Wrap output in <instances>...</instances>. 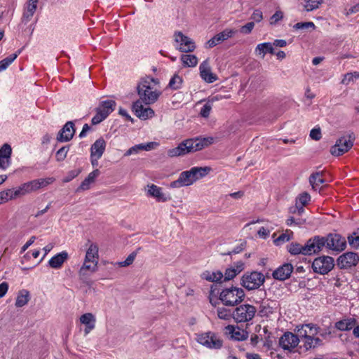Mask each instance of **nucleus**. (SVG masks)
I'll list each match as a JSON object with an SVG mask.
<instances>
[{"label":"nucleus","instance_id":"1","mask_svg":"<svg viewBox=\"0 0 359 359\" xmlns=\"http://www.w3.org/2000/svg\"><path fill=\"white\" fill-rule=\"evenodd\" d=\"M137 92L139 100L147 105L155 103L162 94L159 81L151 76H144L140 79L137 85Z\"/></svg>","mask_w":359,"mask_h":359},{"label":"nucleus","instance_id":"2","mask_svg":"<svg viewBox=\"0 0 359 359\" xmlns=\"http://www.w3.org/2000/svg\"><path fill=\"white\" fill-rule=\"evenodd\" d=\"M320 327L313 323L299 324L294 330L302 344L300 348L305 351L314 349L323 344V341L316 335Z\"/></svg>","mask_w":359,"mask_h":359},{"label":"nucleus","instance_id":"3","mask_svg":"<svg viewBox=\"0 0 359 359\" xmlns=\"http://www.w3.org/2000/svg\"><path fill=\"white\" fill-rule=\"evenodd\" d=\"M215 142L213 137H199L195 139H188L180 143L177 147L168 151L170 157L185 155L189 153L200 151Z\"/></svg>","mask_w":359,"mask_h":359},{"label":"nucleus","instance_id":"4","mask_svg":"<svg viewBox=\"0 0 359 359\" xmlns=\"http://www.w3.org/2000/svg\"><path fill=\"white\" fill-rule=\"evenodd\" d=\"M210 170L208 167H193L189 170L182 172L177 180L170 184V188L178 189L192 185L197 180L205 177Z\"/></svg>","mask_w":359,"mask_h":359},{"label":"nucleus","instance_id":"5","mask_svg":"<svg viewBox=\"0 0 359 359\" xmlns=\"http://www.w3.org/2000/svg\"><path fill=\"white\" fill-rule=\"evenodd\" d=\"M245 297V292L241 287H231L222 290L219 299L226 306H233L241 302Z\"/></svg>","mask_w":359,"mask_h":359},{"label":"nucleus","instance_id":"6","mask_svg":"<svg viewBox=\"0 0 359 359\" xmlns=\"http://www.w3.org/2000/svg\"><path fill=\"white\" fill-rule=\"evenodd\" d=\"M196 340L201 346L211 350H219L223 346L222 338L218 334L212 331L197 334Z\"/></svg>","mask_w":359,"mask_h":359},{"label":"nucleus","instance_id":"7","mask_svg":"<svg viewBox=\"0 0 359 359\" xmlns=\"http://www.w3.org/2000/svg\"><path fill=\"white\" fill-rule=\"evenodd\" d=\"M172 37L174 47L180 52L191 53L196 48L194 40L180 31H175Z\"/></svg>","mask_w":359,"mask_h":359},{"label":"nucleus","instance_id":"8","mask_svg":"<svg viewBox=\"0 0 359 359\" xmlns=\"http://www.w3.org/2000/svg\"><path fill=\"white\" fill-rule=\"evenodd\" d=\"M265 282V276L258 271L245 273L241 278V285L248 290L259 288Z\"/></svg>","mask_w":359,"mask_h":359},{"label":"nucleus","instance_id":"9","mask_svg":"<svg viewBox=\"0 0 359 359\" xmlns=\"http://www.w3.org/2000/svg\"><path fill=\"white\" fill-rule=\"evenodd\" d=\"M355 135L353 133H349L341 137L332 147L330 152L334 156H340L347 152L353 145Z\"/></svg>","mask_w":359,"mask_h":359},{"label":"nucleus","instance_id":"10","mask_svg":"<svg viewBox=\"0 0 359 359\" xmlns=\"http://www.w3.org/2000/svg\"><path fill=\"white\" fill-rule=\"evenodd\" d=\"M257 312L256 308L245 304L236 307L233 311V318L237 323H245L251 320Z\"/></svg>","mask_w":359,"mask_h":359},{"label":"nucleus","instance_id":"11","mask_svg":"<svg viewBox=\"0 0 359 359\" xmlns=\"http://www.w3.org/2000/svg\"><path fill=\"white\" fill-rule=\"evenodd\" d=\"M115 105L116 102L111 100L102 102L92 118V123L97 125L104 121L114 111Z\"/></svg>","mask_w":359,"mask_h":359},{"label":"nucleus","instance_id":"12","mask_svg":"<svg viewBox=\"0 0 359 359\" xmlns=\"http://www.w3.org/2000/svg\"><path fill=\"white\" fill-rule=\"evenodd\" d=\"M334 266V259L329 256L317 257L312 264L313 271L323 275L328 273L333 269Z\"/></svg>","mask_w":359,"mask_h":359},{"label":"nucleus","instance_id":"13","mask_svg":"<svg viewBox=\"0 0 359 359\" xmlns=\"http://www.w3.org/2000/svg\"><path fill=\"white\" fill-rule=\"evenodd\" d=\"M325 246L334 251H343L346 247L345 238L339 234H329L324 237Z\"/></svg>","mask_w":359,"mask_h":359},{"label":"nucleus","instance_id":"14","mask_svg":"<svg viewBox=\"0 0 359 359\" xmlns=\"http://www.w3.org/2000/svg\"><path fill=\"white\" fill-rule=\"evenodd\" d=\"M237 31L234 29L226 28L222 32L217 34L205 43V48H212L217 45L232 38Z\"/></svg>","mask_w":359,"mask_h":359},{"label":"nucleus","instance_id":"15","mask_svg":"<svg viewBox=\"0 0 359 359\" xmlns=\"http://www.w3.org/2000/svg\"><path fill=\"white\" fill-rule=\"evenodd\" d=\"M325 246L324 237L316 236L304 245L303 255H310L320 252Z\"/></svg>","mask_w":359,"mask_h":359},{"label":"nucleus","instance_id":"16","mask_svg":"<svg viewBox=\"0 0 359 359\" xmlns=\"http://www.w3.org/2000/svg\"><path fill=\"white\" fill-rule=\"evenodd\" d=\"M300 339L298 338L297 334L290 332H285L279 340L280 346L284 349L292 351L298 346Z\"/></svg>","mask_w":359,"mask_h":359},{"label":"nucleus","instance_id":"17","mask_svg":"<svg viewBox=\"0 0 359 359\" xmlns=\"http://www.w3.org/2000/svg\"><path fill=\"white\" fill-rule=\"evenodd\" d=\"M143 102L135 101L133 104V111L135 114L142 120L151 118L154 116V111L149 107H144Z\"/></svg>","mask_w":359,"mask_h":359},{"label":"nucleus","instance_id":"18","mask_svg":"<svg viewBox=\"0 0 359 359\" xmlns=\"http://www.w3.org/2000/svg\"><path fill=\"white\" fill-rule=\"evenodd\" d=\"M359 262V255L355 252H346L337 259V265L341 269H348L355 266Z\"/></svg>","mask_w":359,"mask_h":359},{"label":"nucleus","instance_id":"19","mask_svg":"<svg viewBox=\"0 0 359 359\" xmlns=\"http://www.w3.org/2000/svg\"><path fill=\"white\" fill-rule=\"evenodd\" d=\"M147 194L156 199L158 202H166L170 200V194L164 193L163 189L154 184H148L146 188Z\"/></svg>","mask_w":359,"mask_h":359},{"label":"nucleus","instance_id":"20","mask_svg":"<svg viewBox=\"0 0 359 359\" xmlns=\"http://www.w3.org/2000/svg\"><path fill=\"white\" fill-rule=\"evenodd\" d=\"M200 76L207 83L215 82L217 77L211 71L209 59L204 60L199 66Z\"/></svg>","mask_w":359,"mask_h":359},{"label":"nucleus","instance_id":"21","mask_svg":"<svg viewBox=\"0 0 359 359\" xmlns=\"http://www.w3.org/2000/svg\"><path fill=\"white\" fill-rule=\"evenodd\" d=\"M225 332L231 339L236 341H245L248 337V332L247 331L234 325H227L225 327Z\"/></svg>","mask_w":359,"mask_h":359},{"label":"nucleus","instance_id":"22","mask_svg":"<svg viewBox=\"0 0 359 359\" xmlns=\"http://www.w3.org/2000/svg\"><path fill=\"white\" fill-rule=\"evenodd\" d=\"M79 322L84 325V335H88L95 327L96 318L92 313H86L79 318Z\"/></svg>","mask_w":359,"mask_h":359},{"label":"nucleus","instance_id":"23","mask_svg":"<svg viewBox=\"0 0 359 359\" xmlns=\"http://www.w3.org/2000/svg\"><path fill=\"white\" fill-rule=\"evenodd\" d=\"M39 0H27L24 6L23 13L22 16V21L24 23H27L34 16L36 9Z\"/></svg>","mask_w":359,"mask_h":359},{"label":"nucleus","instance_id":"24","mask_svg":"<svg viewBox=\"0 0 359 359\" xmlns=\"http://www.w3.org/2000/svg\"><path fill=\"white\" fill-rule=\"evenodd\" d=\"M293 271V266L291 264L286 263L277 268L272 273L273 278L279 280L287 279Z\"/></svg>","mask_w":359,"mask_h":359},{"label":"nucleus","instance_id":"25","mask_svg":"<svg viewBox=\"0 0 359 359\" xmlns=\"http://www.w3.org/2000/svg\"><path fill=\"white\" fill-rule=\"evenodd\" d=\"M12 153L11 147L8 144H4L0 148V168L6 170L11 163V156Z\"/></svg>","mask_w":359,"mask_h":359},{"label":"nucleus","instance_id":"26","mask_svg":"<svg viewBox=\"0 0 359 359\" xmlns=\"http://www.w3.org/2000/svg\"><path fill=\"white\" fill-rule=\"evenodd\" d=\"M74 132L73 122L68 121L59 132L57 140L61 142L69 141L73 137Z\"/></svg>","mask_w":359,"mask_h":359},{"label":"nucleus","instance_id":"27","mask_svg":"<svg viewBox=\"0 0 359 359\" xmlns=\"http://www.w3.org/2000/svg\"><path fill=\"white\" fill-rule=\"evenodd\" d=\"M86 245L88 246L86 250L85 260L90 261V262L98 263L99 255H98V245L91 242L90 240L87 241Z\"/></svg>","mask_w":359,"mask_h":359},{"label":"nucleus","instance_id":"28","mask_svg":"<svg viewBox=\"0 0 359 359\" xmlns=\"http://www.w3.org/2000/svg\"><path fill=\"white\" fill-rule=\"evenodd\" d=\"M158 144L154 142H148L146 144H136L132 147H130L128 150L126 151L124 156H128L133 154H137L140 151L144 150V151H151L153 149L155 148L156 146H157Z\"/></svg>","mask_w":359,"mask_h":359},{"label":"nucleus","instance_id":"29","mask_svg":"<svg viewBox=\"0 0 359 359\" xmlns=\"http://www.w3.org/2000/svg\"><path fill=\"white\" fill-rule=\"evenodd\" d=\"M68 259V253L66 251H62L53 256L49 261L48 265L53 269H60L63 264Z\"/></svg>","mask_w":359,"mask_h":359},{"label":"nucleus","instance_id":"30","mask_svg":"<svg viewBox=\"0 0 359 359\" xmlns=\"http://www.w3.org/2000/svg\"><path fill=\"white\" fill-rule=\"evenodd\" d=\"M106 144L103 138L97 139L91 146L90 155L101 158L105 151Z\"/></svg>","mask_w":359,"mask_h":359},{"label":"nucleus","instance_id":"31","mask_svg":"<svg viewBox=\"0 0 359 359\" xmlns=\"http://www.w3.org/2000/svg\"><path fill=\"white\" fill-rule=\"evenodd\" d=\"M100 174L98 169H95L90 172L88 177L81 182L80 187L77 189V191H86L90 189V185L95 182L96 177Z\"/></svg>","mask_w":359,"mask_h":359},{"label":"nucleus","instance_id":"32","mask_svg":"<svg viewBox=\"0 0 359 359\" xmlns=\"http://www.w3.org/2000/svg\"><path fill=\"white\" fill-rule=\"evenodd\" d=\"M255 55L260 56L262 58H264L267 53L274 54L273 44L270 42L259 43L255 48Z\"/></svg>","mask_w":359,"mask_h":359},{"label":"nucleus","instance_id":"33","mask_svg":"<svg viewBox=\"0 0 359 359\" xmlns=\"http://www.w3.org/2000/svg\"><path fill=\"white\" fill-rule=\"evenodd\" d=\"M55 181L53 177H47V178H39L31 180V184L34 191H38L41 188H44L48 185L52 184Z\"/></svg>","mask_w":359,"mask_h":359},{"label":"nucleus","instance_id":"34","mask_svg":"<svg viewBox=\"0 0 359 359\" xmlns=\"http://www.w3.org/2000/svg\"><path fill=\"white\" fill-rule=\"evenodd\" d=\"M355 321L352 318H346L335 323V327L341 331H348L354 327Z\"/></svg>","mask_w":359,"mask_h":359},{"label":"nucleus","instance_id":"35","mask_svg":"<svg viewBox=\"0 0 359 359\" xmlns=\"http://www.w3.org/2000/svg\"><path fill=\"white\" fill-rule=\"evenodd\" d=\"M29 301V292L26 290L19 292L15 299V305L18 308L22 307L27 304Z\"/></svg>","mask_w":359,"mask_h":359},{"label":"nucleus","instance_id":"36","mask_svg":"<svg viewBox=\"0 0 359 359\" xmlns=\"http://www.w3.org/2000/svg\"><path fill=\"white\" fill-rule=\"evenodd\" d=\"M17 198L24 196L34 192L31 182H27L15 188Z\"/></svg>","mask_w":359,"mask_h":359},{"label":"nucleus","instance_id":"37","mask_svg":"<svg viewBox=\"0 0 359 359\" xmlns=\"http://www.w3.org/2000/svg\"><path fill=\"white\" fill-rule=\"evenodd\" d=\"M180 60L184 67H194L197 65L198 60L194 55L183 54L180 57Z\"/></svg>","mask_w":359,"mask_h":359},{"label":"nucleus","instance_id":"38","mask_svg":"<svg viewBox=\"0 0 359 359\" xmlns=\"http://www.w3.org/2000/svg\"><path fill=\"white\" fill-rule=\"evenodd\" d=\"M202 277L210 282H217L222 280L223 274L219 271L213 272L206 271L203 273Z\"/></svg>","mask_w":359,"mask_h":359},{"label":"nucleus","instance_id":"39","mask_svg":"<svg viewBox=\"0 0 359 359\" xmlns=\"http://www.w3.org/2000/svg\"><path fill=\"white\" fill-rule=\"evenodd\" d=\"M309 182L313 189L316 190L324 183V180L322 178L320 172H316L310 176Z\"/></svg>","mask_w":359,"mask_h":359},{"label":"nucleus","instance_id":"40","mask_svg":"<svg viewBox=\"0 0 359 359\" xmlns=\"http://www.w3.org/2000/svg\"><path fill=\"white\" fill-rule=\"evenodd\" d=\"M217 315L219 319L224 320H230L233 318V312L224 307L217 308Z\"/></svg>","mask_w":359,"mask_h":359},{"label":"nucleus","instance_id":"41","mask_svg":"<svg viewBox=\"0 0 359 359\" xmlns=\"http://www.w3.org/2000/svg\"><path fill=\"white\" fill-rule=\"evenodd\" d=\"M359 79V72H348L343 76L341 83L345 86L349 85L351 82H353L355 79Z\"/></svg>","mask_w":359,"mask_h":359},{"label":"nucleus","instance_id":"42","mask_svg":"<svg viewBox=\"0 0 359 359\" xmlns=\"http://www.w3.org/2000/svg\"><path fill=\"white\" fill-rule=\"evenodd\" d=\"M182 78L178 74H175L170 80L168 86L172 90L180 89L182 85Z\"/></svg>","mask_w":359,"mask_h":359},{"label":"nucleus","instance_id":"43","mask_svg":"<svg viewBox=\"0 0 359 359\" xmlns=\"http://www.w3.org/2000/svg\"><path fill=\"white\" fill-rule=\"evenodd\" d=\"M18 53H13L8 57L0 61V72L7 69V67L17 58Z\"/></svg>","mask_w":359,"mask_h":359},{"label":"nucleus","instance_id":"44","mask_svg":"<svg viewBox=\"0 0 359 359\" xmlns=\"http://www.w3.org/2000/svg\"><path fill=\"white\" fill-rule=\"evenodd\" d=\"M97 263L90 262V261H86L84 259V262L80 269V274L84 275L86 271H89L90 272H95L97 270Z\"/></svg>","mask_w":359,"mask_h":359},{"label":"nucleus","instance_id":"45","mask_svg":"<svg viewBox=\"0 0 359 359\" xmlns=\"http://www.w3.org/2000/svg\"><path fill=\"white\" fill-rule=\"evenodd\" d=\"M293 233L290 230H286V231L279 236L276 239H275L274 243L276 245H278L285 242L289 241L292 237Z\"/></svg>","mask_w":359,"mask_h":359},{"label":"nucleus","instance_id":"46","mask_svg":"<svg viewBox=\"0 0 359 359\" xmlns=\"http://www.w3.org/2000/svg\"><path fill=\"white\" fill-rule=\"evenodd\" d=\"M348 241L351 246L354 248H359V229L353 232L348 237Z\"/></svg>","mask_w":359,"mask_h":359},{"label":"nucleus","instance_id":"47","mask_svg":"<svg viewBox=\"0 0 359 359\" xmlns=\"http://www.w3.org/2000/svg\"><path fill=\"white\" fill-rule=\"evenodd\" d=\"M322 0H305L304 7L307 11H311L318 8Z\"/></svg>","mask_w":359,"mask_h":359},{"label":"nucleus","instance_id":"48","mask_svg":"<svg viewBox=\"0 0 359 359\" xmlns=\"http://www.w3.org/2000/svg\"><path fill=\"white\" fill-rule=\"evenodd\" d=\"M303 250L304 246L297 243H292L288 247V250L292 255H303Z\"/></svg>","mask_w":359,"mask_h":359},{"label":"nucleus","instance_id":"49","mask_svg":"<svg viewBox=\"0 0 359 359\" xmlns=\"http://www.w3.org/2000/svg\"><path fill=\"white\" fill-rule=\"evenodd\" d=\"M136 255H137L136 252H132L131 254H130L128 256V257L126 259V260H124L123 262H119L117 263V264L121 267L130 266L134 262Z\"/></svg>","mask_w":359,"mask_h":359},{"label":"nucleus","instance_id":"50","mask_svg":"<svg viewBox=\"0 0 359 359\" xmlns=\"http://www.w3.org/2000/svg\"><path fill=\"white\" fill-rule=\"evenodd\" d=\"M359 12V3L354 5H348L344 8V14L346 15H351Z\"/></svg>","mask_w":359,"mask_h":359},{"label":"nucleus","instance_id":"51","mask_svg":"<svg viewBox=\"0 0 359 359\" xmlns=\"http://www.w3.org/2000/svg\"><path fill=\"white\" fill-rule=\"evenodd\" d=\"M69 151L68 147H62L56 153V158L58 161H62L67 156Z\"/></svg>","mask_w":359,"mask_h":359},{"label":"nucleus","instance_id":"52","mask_svg":"<svg viewBox=\"0 0 359 359\" xmlns=\"http://www.w3.org/2000/svg\"><path fill=\"white\" fill-rule=\"evenodd\" d=\"M310 195L307 193H303L302 194L297 201V204H301L302 207L306 205L309 201H310ZM302 209V208H301Z\"/></svg>","mask_w":359,"mask_h":359},{"label":"nucleus","instance_id":"53","mask_svg":"<svg viewBox=\"0 0 359 359\" xmlns=\"http://www.w3.org/2000/svg\"><path fill=\"white\" fill-rule=\"evenodd\" d=\"M255 27L254 22H248L246 25L242 26L240 29V32L244 34H250Z\"/></svg>","mask_w":359,"mask_h":359},{"label":"nucleus","instance_id":"54","mask_svg":"<svg viewBox=\"0 0 359 359\" xmlns=\"http://www.w3.org/2000/svg\"><path fill=\"white\" fill-rule=\"evenodd\" d=\"M283 18V12L278 11H276L270 18V24L276 25Z\"/></svg>","mask_w":359,"mask_h":359},{"label":"nucleus","instance_id":"55","mask_svg":"<svg viewBox=\"0 0 359 359\" xmlns=\"http://www.w3.org/2000/svg\"><path fill=\"white\" fill-rule=\"evenodd\" d=\"M212 109V104L209 102L205 104L201 110V115L203 117L207 118L209 116Z\"/></svg>","mask_w":359,"mask_h":359},{"label":"nucleus","instance_id":"56","mask_svg":"<svg viewBox=\"0 0 359 359\" xmlns=\"http://www.w3.org/2000/svg\"><path fill=\"white\" fill-rule=\"evenodd\" d=\"M310 137L314 140H319L321 138V131L319 128H313L310 132Z\"/></svg>","mask_w":359,"mask_h":359},{"label":"nucleus","instance_id":"57","mask_svg":"<svg viewBox=\"0 0 359 359\" xmlns=\"http://www.w3.org/2000/svg\"><path fill=\"white\" fill-rule=\"evenodd\" d=\"M238 275L233 268L226 269L224 273V280H229L233 279L234 277Z\"/></svg>","mask_w":359,"mask_h":359},{"label":"nucleus","instance_id":"58","mask_svg":"<svg viewBox=\"0 0 359 359\" xmlns=\"http://www.w3.org/2000/svg\"><path fill=\"white\" fill-rule=\"evenodd\" d=\"M4 192L6 194V196L8 201L17 198L15 188L4 190Z\"/></svg>","mask_w":359,"mask_h":359},{"label":"nucleus","instance_id":"59","mask_svg":"<svg viewBox=\"0 0 359 359\" xmlns=\"http://www.w3.org/2000/svg\"><path fill=\"white\" fill-rule=\"evenodd\" d=\"M305 222L304 220L303 219H294V217H291L290 218H288L287 220H286V224L288 226H292L293 224L294 225H297V226H301L302 224H303Z\"/></svg>","mask_w":359,"mask_h":359},{"label":"nucleus","instance_id":"60","mask_svg":"<svg viewBox=\"0 0 359 359\" xmlns=\"http://www.w3.org/2000/svg\"><path fill=\"white\" fill-rule=\"evenodd\" d=\"M251 19L255 22H259L263 19L262 13L259 10H255L251 15Z\"/></svg>","mask_w":359,"mask_h":359},{"label":"nucleus","instance_id":"61","mask_svg":"<svg viewBox=\"0 0 359 359\" xmlns=\"http://www.w3.org/2000/svg\"><path fill=\"white\" fill-rule=\"evenodd\" d=\"M257 233L260 238H266L270 233V230L265 227H261Z\"/></svg>","mask_w":359,"mask_h":359},{"label":"nucleus","instance_id":"62","mask_svg":"<svg viewBox=\"0 0 359 359\" xmlns=\"http://www.w3.org/2000/svg\"><path fill=\"white\" fill-rule=\"evenodd\" d=\"M36 237L34 236H32L30 237V238L26 242V243L21 248V253L25 252L27 248L33 244V243L35 241Z\"/></svg>","mask_w":359,"mask_h":359},{"label":"nucleus","instance_id":"63","mask_svg":"<svg viewBox=\"0 0 359 359\" xmlns=\"http://www.w3.org/2000/svg\"><path fill=\"white\" fill-rule=\"evenodd\" d=\"M8 290V284L6 282H3L0 284V298L3 297Z\"/></svg>","mask_w":359,"mask_h":359},{"label":"nucleus","instance_id":"64","mask_svg":"<svg viewBox=\"0 0 359 359\" xmlns=\"http://www.w3.org/2000/svg\"><path fill=\"white\" fill-rule=\"evenodd\" d=\"M237 274L240 273L244 269V264L240 261L235 264V266L232 267Z\"/></svg>","mask_w":359,"mask_h":359}]
</instances>
